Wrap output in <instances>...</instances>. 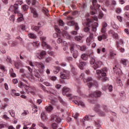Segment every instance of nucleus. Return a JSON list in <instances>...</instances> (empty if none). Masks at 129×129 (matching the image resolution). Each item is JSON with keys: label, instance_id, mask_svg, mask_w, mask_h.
I'll return each mask as SVG.
<instances>
[{"label": "nucleus", "instance_id": "obj_43", "mask_svg": "<svg viewBox=\"0 0 129 129\" xmlns=\"http://www.w3.org/2000/svg\"><path fill=\"white\" fill-rule=\"evenodd\" d=\"M91 116H88V115H86V116L84 117V119L85 120H89V119H90V117Z\"/></svg>", "mask_w": 129, "mask_h": 129}, {"label": "nucleus", "instance_id": "obj_25", "mask_svg": "<svg viewBox=\"0 0 129 129\" xmlns=\"http://www.w3.org/2000/svg\"><path fill=\"white\" fill-rule=\"evenodd\" d=\"M22 9L24 12H26V11H28L29 9V6L26 5H23L22 6Z\"/></svg>", "mask_w": 129, "mask_h": 129}, {"label": "nucleus", "instance_id": "obj_7", "mask_svg": "<svg viewBox=\"0 0 129 129\" xmlns=\"http://www.w3.org/2000/svg\"><path fill=\"white\" fill-rule=\"evenodd\" d=\"M94 40V37L93 36V34L90 33L89 36L87 37L86 41L87 43H90Z\"/></svg>", "mask_w": 129, "mask_h": 129}, {"label": "nucleus", "instance_id": "obj_29", "mask_svg": "<svg viewBox=\"0 0 129 129\" xmlns=\"http://www.w3.org/2000/svg\"><path fill=\"white\" fill-rule=\"evenodd\" d=\"M97 27H98V24L97 23H95L94 26H93L92 31L93 32H96V31L97 30L96 28H97Z\"/></svg>", "mask_w": 129, "mask_h": 129}, {"label": "nucleus", "instance_id": "obj_50", "mask_svg": "<svg viewBox=\"0 0 129 129\" xmlns=\"http://www.w3.org/2000/svg\"><path fill=\"white\" fill-rule=\"evenodd\" d=\"M13 82L14 84H17V83H18V82H19V81H18V79H14L13 80Z\"/></svg>", "mask_w": 129, "mask_h": 129}, {"label": "nucleus", "instance_id": "obj_4", "mask_svg": "<svg viewBox=\"0 0 129 129\" xmlns=\"http://www.w3.org/2000/svg\"><path fill=\"white\" fill-rule=\"evenodd\" d=\"M90 96L91 97H100V96H101V92L99 91H96V92H95L94 93H92L90 95Z\"/></svg>", "mask_w": 129, "mask_h": 129}, {"label": "nucleus", "instance_id": "obj_45", "mask_svg": "<svg viewBox=\"0 0 129 129\" xmlns=\"http://www.w3.org/2000/svg\"><path fill=\"white\" fill-rule=\"evenodd\" d=\"M73 56L74 58H77V56H78V52L76 51V52L74 53Z\"/></svg>", "mask_w": 129, "mask_h": 129}, {"label": "nucleus", "instance_id": "obj_30", "mask_svg": "<svg viewBox=\"0 0 129 129\" xmlns=\"http://www.w3.org/2000/svg\"><path fill=\"white\" fill-rule=\"evenodd\" d=\"M62 91L63 92H69V91H70V89H69V88H67L66 87H64L62 88Z\"/></svg>", "mask_w": 129, "mask_h": 129}, {"label": "nucleus", "instance_id": "obj_46", "mask_svg": "<svg viewBox=\"0 0 129 129\" xmlns=\"http://www.w3.org/2000/svg\"><path fill=\"white\" fill-rule=\"evenodd\" d=\"M75 30L76 31H78L79 30V26H78V24L77 23L75 24Z\"/></svg>", "mask_w": 129, "mask_h": 129}, {"label": "nucleus", "instance_id": "obj_57", "mask_svg": "<svg viewBox=\"0 0 129 129\" xmlns=\"http://www.w3.org/2000/svg\"><path fill=\"white\" fill-rule=\"evenodd\" d=\"M40 40L42 41V42H44V41H46V37L43 36L40 37Z\"/></svg>", "mask_w": 129, "mask_h": 129}, {"label": "nucleus", "instance_id": "obj_32", "mask_svg": "<svg viewBox=\"0 0 129 129\" xmlns=\"http://www.w3.org/2000/svg\"><path fill=\"white\" fill-rule=\"evenodd\" d=\"M9 113L12 116V117H15V111L14 110H9Z\"/></svg>", "mask_w": 129, "mask_h": 129}, {"label": "nucleus", "instance_id": "obj_62", "mask_svg": "<svg viewBox=\"0 0 129 129\" xmlns=\"http://www.w3.org/2000/svg\"><path fill=\"white\" fill-rule=\"evenodd\" d=\"M9 11H11V12H14V11L15 10V9H14V7L13 6H11L9 9Z\"/></svg>", "mask_w": 129, "mask_h": 129}, {"label": "nucleus", "instance_id": "obj_13", "mask_svg": "<svg viewBox=\"0 0 129 129\" xmlns=\"http://www.w3.org/2000/svg\"><path fill=\"white\" fill-rule=\"evenodd\" d=\"M92 79L91 78H88L87 79V83L89 85V87H91V86H92V84H93V83H92Z\"/></svg>", "mask_w": 129, "mask_h": 129}, {"label": "nucleus", "instance_id": "obj_16", "mask_svg": "<svg viewBox=\"0 0 129 129\" xmlns=\"http://www.w3.org/2000/svg\"><path fill=\"white\" fill-rule=\"evenodd\" d=\"M42 47H45V48H47V49H51L52 48L50 47V45H48L47 43L45 41L42 42Z\"/></svg>", "mask_w": 129, "mask_h": 129}, {"label": "nucleus", "instance_id": "obj_55", "mask_svg": "<svg viewBox=\"0 0 129 129\" xmlns=\"http://www.w3.org/2000/svg\"><path fill=\"white\" fill-rule=\"evenodd\" d=\"M124 11H129V5H127L125 7Z\"/></svg>", "mask_w": 129, "mask_h": 129}, {"label": "nucleus", "instance_id": "obj_37", "mask_svg": "<svg viewBox=\"0 0 129 129\" xmlns=\"http://www.w3.org/2000/svg\"><path fill=\"white\" fill-rule=\"evenodd\" d=\"M40 29V27H39L38 26H34L32 28V30L33 31H35V32H37V31H39Z\"/></svg>", "mask_w": 129, "mask_h": 129}, {"label": "nucleus", "instance_id": "obj_3", "mask_svg": "<svg viewBox=\"0 0 129 129\" xmlns=\"http://www.w3.org/2000/svg\"><path fill=\"white\" fill-rule=\"evenodd\" d=\"M105 76H106V73L103 72L102 73V76L99 77L98 78L99 79L102 80V81H107V80H108V78Z\"/></svg>", "mask_w": 129, "mask_h": 129}, {"label": "nucleus", "instance_id": "obj_27", "mask_svg": "<svg viewBox=\"0 0 129 129\" xmlns=\"http://www.w3.org/2000/svg\"><path fill=\"white\" fill-rule=\"evenodd\" d=\"M81 58L83 59V60H87V59H88L87 55L85 54V53L82 54Z\"/></svg>", "mask_w": 129, "mask_h": 129}, {"label": "nucleus", "instance_id": "obj_33", "mask_svg": "<svg viewBox=\"0 0 129 129\" xmlns=\"http://www.w3.org/2000/svg\"><path fill=\"white\" fill-rule=\"evenodd\" d=\"M28 113H29L28 110H24L21 113V115L23 116H26V115H27Z\"/></svg>", "mask_w": 129, "mask_h": 129}, {"label": "nucleus", "instance_id": "obj_22", "mask_svg": "<svg viewBox=\"0 0 129 129\" xmlns=\"http://www.w3.org/2000/svg\"><path fill=\"white\" fill-rule=\"evenodd\" d=\"M63 37L66 38V39H71V36L68 33V32H63Z\"/></svg>", "mask_w": 129, "mask_h": 129}, {"label": "nucleus", "instance_id": "obj_23", "mask_svg": "<svg viewBox=\"0 0 129 129\" xmlns=\"http://www.w3.org/2000/svg\"><path fill=\"white\" fill-rule=\"evenodd\" d=\"M45 109L47 111H52L53 110V107L52 106H47L45 107Z\"/></svg>", "mask_w": 129, "mask_h": 129}, {"label": "nucleus", "instance_id": "obj_8", "mask_svg": "<svg viewBox=\"0 0 129 129\" xmlns=\"http://www.w3.org/2000/svg\"><path fill=\"white\" fill-rule=\"evenodd\" d=\"M31 10L33 18H38V13H37V11L36 10V9L31 8Z\"/></svg>", "mask_w": 129, "mask_h": 129}, {"label": "nucleus", "instance_id": "obj_64", "mask_svg": "<svg viewBox=\"0 0 129 129\" xmlns=\"http://www.w3.org/2000/svg\"><path fill=\"white\" fill-rule=\"evenodd\" d=\"M109 91L111 92L112 91V86L110 85L108 87Z\"/></svg>", "mask_w": 129, "mask_h": 129}, {"label": "nucleus", "instance_id": "obj_36", "mask_svg": "<svg viewBox=\"0 0 129 129\" xmlns=\"http://www.w3.org/2000/svg\"><path fill=\"white\" fill-rule=\"evenodd\" d=\"M96 62H95V59L93 58H91V60H90V63L91 64V65H95V63Z\"/></svg>", "mask_w": 129, "mask_h": 129}, {"label": "nucleus", "instance_id": "obj_35", "mask_svg": "<svg viewBox=\"0 0 129 129\" xmlns=\"http://www.w3.org/2000/svg\"><path fill=\"white\" fill-rule=\"evenodd\" d=\"M75 23H74V22L73 21H70L67 23V25L68 26H70V27H71L72 26H74L75 25Z\"/></svg>", "mask_w": 129, "mask_h": 129}, {"label": "nucleus", "instance_id": "obj_19", "mask_svg": "<svg viewBox=\"0 0 129 129\" xmlns=\"http://www.w3.org/2000/svg\"><path fill=\"white\" fill-rule=\"evenodd\" d=\"M75 104H77V105H81V106H83V107H84V106H85V104L81 101L79 102L77 101H76L75 102Z\"/></svg>", "mask_w": 129, "mask_h": 129}, {"label": "nucleus", "instance_id": "obj_42", "mask_svg": "<svg viewBox=\"0 0 129 129\" xmlns=\"http://www.w3.org/2000/svg\"><path fill=\"white\" fill-rule=\"evenodd\" d=\"M50 80H52V81H56V80H57V77L55 76L50 77Z\"/></svg>", "mask_w": 129, "mask_h": 129}, {"label": "nucleus", "instance_id": "obj_47", "mask_svg": "<svg viewBox=\"0 0 129 129\" xmlns=\"http://www.w3.org/2000/svg\"><path fill=\"white\" fill-rule=\"evenodd\" d=\"M10 21H12V22H14L15 21V16L14 15H12L10 17Z\"/></svg>", "mask_w": 129, "mask_h": 129}, {"label": "nucleus", "instance_id": "obj_6", "mask_svg": "<svg viewBox=\"0 0 129 129\" xmlns=\"http://www.w3.org/2000/svg\"><path fill=\"white\" fill-rule=\"evenodd\" d=\"M101 65H102V62L100 60H97L94 65V69H97V68L101 67Z\"/></svg>", "mask_w": 129, "mask_h": 129}, {"label": "nucleus", "instance_id": "obj_31", "mask_svg": "<svg viewBox=\"0 0 129 129\" xmlns=\"http://www.w3.org/2000/svg\"><path fill=\"white\" fill-rule=\"evenodd\" d=\"M116 55V53L113 52H110V57L111 59H113L114 58V56Z\"/></svg>", "mask_w": 129, "mask_h": 129}, {"label": "nucleus", "instance_id": "obj_51", "mask_svg": "<svg viewBox=\"0 0 129 129\" xmlns=\"http://www.w3.org/2000/svg\"><path fill=\"white\" fill-rule=\"evenodd\" d=\"M113 37L115 38V39H117L118 38V35L116 33H113Z\"/></svg>", "mask_w": 129, "mask_h": 129}, {"label": "nucleus", "instance_id": "obj_41", "mask_svg": "<svg viewBox=\"0 0 129 129\" xmlns=\"http://www.w3.org/2000/svg\"><path fill=\"white\" fill-rule=\"evenodd\" d=\"M58 23L60 26H61V27H63V26H64V22L62 20H59Z\"/></svg>", "mask_w": 129, "mask_h": 129}, {"label": "nucleus", "instance_id": "obj_40", "mask_svg": "<svg viewBox=\"0 0 129 129\" xmlns=\"http://www.w3.org/2000/svg\"><path fill=\"white\" fill-rule=\"evenodd\" d=\"M117 83H118V84H119L120 86H121L122 85V83L121 82L120 79H117Z\"/></svg>", "mask_w": 129, "mask_h": 129}, {"label": "nucleus", "instance_id": "obj_17", "mask_svg": "<svg viewBox=\"0 0 129 129\" xmlns=\"http://www.w3.org/2000/svg\"><path fill=\"white\" fill-rule=\"evenodd\" d=\"M41 117L43 120L44 121H46L47 119H48V117L47 116H46V114H45V113L44 112H42L41 114Z\"/></svg>", "mask_w": 129, "mask_h": 129}, {"label": "nucleus", "instance_id": "obj_20", "mask_svg": "<svg viewBox=\"0 0 129 129\" xmlns=\"http://www.w3.org/2000/svg\"><path fill=\"white\" fill-rule=\"evenodd\" d=\"M13 9H14L15 11L14 13L15 14H19V11H18V9H19V5L17 4H15L14 7H13Z\"/></svg>", "mask_w": 129, "mask_h": 129}, {"label": "nucleus", "instance_id": "obj_48", "mask_svg": "<svg viewBox=\"0 0 129 129\" xmlns=\"http://www.w3.org/2000/svg\"><path fill=\"white\" fill-rule=\"evenodd\" d=\"M80 49L81 51H85V50H86V47H85V46H81Z\"/></svg>", "mask_w": 129, "mask_h": 129}, {"label": "nucleus", "instance_id": "obj_34", "mask_svg": "<svg viewBox=\"0 0 129 129\" xmlns=\"http://www.w3.org/2000/svg\"><path fill=\"white\" fill-rule=\"evenodd\" d=\"M59 71L60 67H57L56 68H55V70L54 71V73H55V74H57V73H58Z\"/></svg>", "mask_w": 129, "mask_h": 129}, {"label": "nucleus", "instance_id": "obj_5", "mask_svg": "<svg viewBox=\"0 0 129 129\" xmlns=\"http://www.w3.org/2000/svg\"><path fill=\"white\" fill-rule=\"evenodd\" d=\"M68 72L67 71H63V72H60V77L61 79H67V75Z\"/></svg>", "mask_w": 129, "mask_h": 129}, {"label": "nucleus", "instance_id": "obj_61", "mask_svg": "<svg viewBox=\"0 0 129 129\" xmlns=\"http://www.w3.org/2000/svg\"><path fill=\"white\" fill-rule=\"evenodd\" d=\"M87 26H89L90 24H91V20L90 19H87Z\"/></svg>", "mask_w": 129, "mask_h": 129}, {"label": "nucleus", "instance_id": "obj_58", "mask_svg": "<svg viewBox=\"0 0 129 129\" xmlns=\"http://www.w3.org/2000/svg\"><path fill=\"white\" fill-rule=\"evenodd\" d=\"M44 85H46V86H51V84L48 83V82H44Z\"/></svg>", "mask_w": 129, "mask_h": 129}, {"label": "nucleus", "instance_id": "obj_38", "mask_svg": "<svg viewBox=\"0 0 129 129\" xmlns=\"http://www.w3.org/2000/svg\"><path fill=\"white\" fill-rule=\"evenodd\" d=\"M40 45V42L35 41L33 42V46H36V47H38V46Z\"/></svg>", "mask_w": 129, "mask_h": 129}, {"label": "nucleus", "instance_id": "obj_18", "mask_svg": "<svg viewBox=\"0 0 129 129\" xmlns=\"http://www.w3.org/2000/svg\"><path fill=\"white\" fill-rule=\"evenodd\" d=\"M11 94L13 96H20V95H21L20 93H16V90L14 89L11 90Z\"/></svg>", "mask_w": 129, "mask_h": 129}, {"label": "nucleus", "instance_id": "obj_52", "mask_svg": "<svg viewBox=\"0 0 129 129\" xmlns=\"http://www.w3.org/2000/svg\"><path fill=\"white\" fill-rule=\"evenodd\" d=\"M19 87H20V88H23V87H24V84H23V83H20L19 85H18Z\"/></svg>", "mask_w": 129, "mask_h": 129}, {"label": "nucleus", "instance_id": "obj_14", "mask_svg": "<svg viewBox=\"0 0 129 129\" xmlns=\"http://www.w3.org/2000/svg\"><path fill=\"white\" fill-rule=\"evenodd\" d=\"M45 55H46V51H42L40 53L39 56H37V58H38V59H42V58L44 57V56H45Z\"/></svg>", "mask_w": 129, "mask_h": 129}, {"label": "nucleus", "instance_id": "obj_12", "mask_svg": "<svg viewBox=\"0 0 129 129\" xmlns=\"http://www.w3.org/2000/svg\"><path fill=\"white\" fill-rule=\"evenodd\" d=\"M121 63L124 66H126L127 64L129 63V61L127 59H122L121 60Z\"/></svg>", "mask_w": 129, "mask_h": 129}, {"label": "nucleus", "instance_id": "obj_21", "mask_svg": "<svg viewBox=\"0 0 129 129\" xmlns=\"http://www.w3.org/2000/svg\"><path fill=\"white\" fill-rule=\"evenodd\" d=\"M18 16L20 17L17 19V22L20 23V22H23L24 21V18L23 17V15L21 14H18Z\"/></svg>", "mask_w": 129, "mask_h": 129}, {"label": "nucleus", "instance_id": "obj_9", "mask_svg": "<svg viewBox=\"0 0 129 129\" xmlns=\"http://www.w3.org/2000/svg\"><path fill=\"white\" fill-rule=\"evenodd\" d=\"M51 118L52 120H54L56 122H61V119L59 118L56 115H52L51 116Z\"/></svg>", "mask_w": 129, "mask_h": 129}, {"label": "nucleus", "instance_id": "obj_59", "mask_svg": "<svg viewBox=\"0 0 129 129\" xmlns=\"http://www.w3.org/2000/svg\"><path fill=\"white\" fill-rule=\"evenodd\" d=\"M116 12V13H117L118 14H119V13H121V9H120V8H118V9H117Z\"/></svg>", "mask_w": 129, "mask_h": 129}, {"label": "nucleus", "instance_id": "obj_28", "mask_svg": "<svg viewBox=\"0 0 129 129\" xmlns=\"http://www.w3.org/2000/svg\"><path fill=\"white\" fill-rule=\"evenodd\" d=\"M99 108H100V105H97L95 107L94 110H95V111H97V112H98V113H100V112L99 111Z\"/></svg>", "mask_w": 129, "mask_h": 129}, {"label": "nucleus", "instance_id": "obj_11", "mask_svg": "<svg viewBox=\"0 0 129 129\" xmlns=\"http://www.w3.org/2000/svg\"><path fill=\"white\" fill-rule=\"evenodd\" d=\"M107 38V36L105 34H103L102 35H100L98 36V41H102L103 39H105Z\"/></svg>", "mask_w": 129, "mask_h": 129}, {"label": "nucleus", "instance_id": "obj_10", "mask_svg": "<svg viewBox=\"0 0 129 129\" xmlns=\"http://www.w3.org/2000/svg\"><path fill=\"white\" fill-rule=\"evenodd\" d=\"M81 47V46H80V45H77V44L73 45L71 47V53H73L74 52V48H78V49H80Z\"/></svg>", "mask_w": 129, "mask_h": 129}, {"label": "nucleus", "instance_id": "obj_56", "mask_svg": "<svg viewBox=\"0 0 129 129\" xmlns=\"http://www.w3.org/2000/svg\"><path fill=\"white\" fill-rule=\"evenodd\" d=\"M51 59L50 57H46V62H47V63H49V62H50V61H51Z\"/></svg>", "mask_w": 129, "mask_h": 129}, {"label": "nucleus", "instance_id": "obj_49", "mask_svg": "<svg viewBox=\"0 0 129 129\" xmlns=\"http://www.w3.org/2000/svg\"><path fill=\"white\" fill-rule=\"evenodd\" d=\"M99 18L100 19H102V18H103V13H102V12H100L99 13Z\"/></svg>", "mask_w": 129, "mask_h": 129}, {"label": "nucleus", "instance_id": "obj_26", "mask_svg": "<svg viewBox=\"0 0 129 129\" xmlns=\"http://www.w3.org/2000/svg\"><path fill=\"white\" fill-rule=\"evenodd\" d=\"M28 36L29 38H31V39H36L37 36L33 33H29Z\"/></svg>", "mask_w": 129, "mask_h": 129}, {"label": "nucleus", "instance_id": "obj_1", "mask_svg": "<svg viewBox=\"0 0 129 129\" xmlns=\"http://www.w3.org/2000/svg\"><path fill=\"white\" fill-rule=\"evenodd\" d=\"M92 4L93 7L91 8L90 14L93 15L97 14V10H99L100 8V5L97 4V0H93Z\"/></svg>", "mask_w": 129, "mask_h": 129}, {"label": "nucleus", "instance_id": "obj_39", "mask_svg": "<svg viewBox=\"0 0 129 129\" xmlns=\"http://www.w3.org/2000/svg\"><path fill=\"white\" fill-rule=\"evenodd\" d=\"M78 115H79V114H78V113H75L73 114V116L74 117V118H75V119H77Z\"/></svg>", "mask_w": 129, "mask_h": 129}, {"label": "nucleus", "instance_id": "obj_44", "mask_svg": "<svg viewBox=\"0 0 129 129\" xmlns=\"http://www.w3.org/2000/svg\"><path fill=\"white\" fill-rule=\"evenodd\" d=\"M57 126H58V125L56 123H53L52 124V127L53 129H56Z\"/></svg>", "mask_w": 129, "mask_h": 129}, {"label": "nucleus", "instance_id": "obj_53", "mask_svg": "<svg viewBox=\"0 0 129 129\" xmlns=\"http://www.w3.org/2000/svg\"><path fill=\"white\" fill-rule=\"evenodd\" d=\"M103 72H102L101 71H100V70H97V71H96V73H97V74H100V73L102 74Z\"/></svg>", "mask_w": 129, "mask_h": 129}, {"label": "nucleus", "instance_id": "obj_60", "mask_svg": "<svg viewBox=\"0 0 129 129\" xmlns=\"http://www.w3.org/2000/svg\"><path fill=\"white\" fill-rule=\"evenodd\" d=\"M55 88H56V89H59L60 88H61V85H59L57 84L55 86Z\"/></svg>", "mask_w": 129, "mask_h": 129}, {"label": "nucleus", "instance_id": "obj_63", "mask_svg": "<svg viewBox=\"0 0 129 129\" xmlns=\"http://www.w3.org/2000/svg\"><path fill=\"white\" fill-rule=\"evenodd\" d=\"M117 19L119 21V22H122V19H121V17L120 16H117Z\"/></svg>", "mask_w": 129, "mask_h": 129}, {"label": "nucleus", "instance_id": "obj_54", "mask_svg": "<svg viewBox=\"0 0 129 129\" xmlns=\"http://www.w3.org/2000/svg\"><path fill=\"white\" fill-rule=\"evenodd\" d=\"M42 100L41 99H38V100H37L36 102L38 104H41V103H42Z\"/></svg>", "mask_w": 129, "mask_h": 129}, {"label": "nucleus", "instance_id": "obj_15", "mask_svg": "<svg viewBox=\"0 0 129 129\" xmlns=\"http://www.w3.org/2000/svg\"><path fill=\"white\" fill-rule=\"evenodd\" d=\"M85 66H86V62H85L84 61H82V62H80V64L79 66V67L80 69L82 70V69H83V68L84 67H85Z\"/></svg>", "mask_w": 129, "mask_h": 129}, {"label": "nucleus", "instance_id": "obj_2", "mask_svg": "<svg viewBox=\"0 0 129 129\" xmlns=\"http://www.w3.org/2000/svg\"><path fill=\"white\" fill-rule=\"evenodd\" d=\"M35 65L38 68H40L41 72L44 71V70L45 69V65H44L43 63L35 62Z\"/></svg>", "mask_w": 129, "mask_h": 129}, {"label": "nucleus", "instance_id": "obj_24", "mask_svg": "<svg viewBox=\"0 0 129 129\" xmlns=\"http://www.w3.org/2000/svg\"><path fill=\"white\" fill-rule=\"evenodd\" d=\"M26 76L27 78L29 79V80H32V79H34V77L31 74H26Z\"/></svg>", "mask_w": 129, "mask_h": 129}]
</instances>
